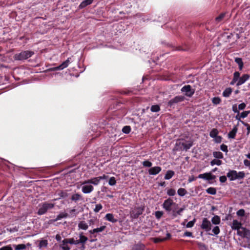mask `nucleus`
Returning <instances> with one entry per match:
<instances>
[{
	"mask_svg": "<svg viewBox=\"0 0 250 250\" xmlns=\"http://www.w3.org/2000/svg\"><path fill=\"white\" fill-rule=\"evenodd\" d=\"M192 145L193 142L191 139L187 140L181 138L176 141L174 149L176 150H185L187 151L192 146Z\"/></svg>",
	"mask_w": 250,
	"mask_h": 250,
	"instance_id": "nucleus-1",
	"label": "nucleus"
},
{
	"mask_svg": "<svg viewBox=\"0 0 250 250\" xmlns=\"http://www.w3.org/2000/svg\"><path fill=\"white\" fill-rule=\"evenodd\" d=\"M34 54V52L26 50L23 51L19 53L16 54L14 56V59L18 61H23L31 57Z\"/></svg>",
	"mask_w": 250,
	"mask_h": 250,
	"instance_id": "nucleus-2",
	"label": "nucleus"
},
{
	"mask_svg": "<svg viewBox=\"0 0 250 250\" xmlns=\"http://www.w3.org/2000/svg\"><path fill=\"white\" fill-rule=\"evenodd\" d=\"M54 207V204L45 202L41 205L38 211L39 215H43L45 214L48 209L53 208Z\"/></svg>",
	"mask_w": 250,
	"mask_h": 250,
	"instance_id": "nucleus-3",
	"label": "nucleus"
},
{
	"mask_svg": "<svg viewBox=\"0 0 250 250\" xmlns=\"http://www.w3.org/2000/svg\"><path fill=\"white\" fill-rule=\"evenodd\" d=\"M181 92L185 96L190 98L195 93V89L192 88L190 85H185L181 89Z\"/></svg>",
	"mask_w": 250,
	"mask_h": 250,
	"instance_id": "nucleus-4",
	"label": "nucleus"
},
{
	"mask_svg": "<svg viewBox=\"0 0 250 250\" xmlns=\"http://www.w3.org/2000/svg\"><path fill=\"white\" fill-rule=\"evenodd\" d=\"M87 180L83 181L82 184V191L83 193L88 194L91 192L94 188L90 183H88Z\"/></svg>",
	"mask_w": 250,
	"mask_h": 250,
	"instance_id": "nucleus-5",
	"label": "nucleus"
},
{
	"mask_svg": "<svg viewBox=\"0 0 250 250\" xmlns=\"http://www.w3.org/2000/svg\"><path fill=\"white\" fill-rule=\"evenodd\" d=\"M185 99V98L184 96H177L169 101L168 102V106L170 107H174L177 104L183 102Z\"/></svg>",
	"mask_w": 250,
	"mask_h": 250,
	"instance_id": "nucleus-6",
	"label": "nucleus"
},
{
	"mask_svg": "<svg viewBox=\"0 0 250 250\" xmlns=\"http://www.w3.org/2000/svg\"><path fill=\"white\" fill-rule=\"evenodd\" d=\"M144 210V207L143 206L135 207L130 211V214L131 217H132L134 218H138L139 215L143 213Z\"/></svg>",
	"mask_w": 250,
	"mask_h": 250,
	"instance_id": "nucleus-7",
	"label": "nucleus"
},
{
	"mask_svg": "<svg viewBox=\"0 0 250 250\" xmlns=\"http://www.w3.org/2000/svg\"><path fill=\"white\" fill-rule=\"evenodd\" d=\"M175 203L171 198L166 200L163 204V208L167 211L170 212L172 210V206Z\"/></svg>",
	"mask_w": 250,
	"mask_h": 250,
	"instance_id": "nucleus-8",
	"label": "nucleus"
},
{
	"mask_svg": "<svg viewBox=\"0 0 250 250\" xmlns=\"http://www.w3.org/2000/svg\"><path fill=\"white\" fill-rule=\"evenodd\" d=\"M211 224L210 222L206 218H203L201 225V228L205 230L206 231H208L211 230Z\"/></svg>",
	"mask_w": 250,
	"mask_h": 250,
	"instance_id": "nucleus-9",
	"label": "nucleus"
},
{
	"mask_svg": "<svg viewBox=\"0 0 250 250\" xmlns=\"http://www.w3.org/2000/svg\"><path fill=\"white\" fill-rule=\"evenodd\" d=\"M198 178L203 179L207 181H211L215 179L216 176L212 174L210 172H206L203 174H200L198 176Z\"/></svg>",
	"mask_w": 250,
	"mask_h": 250,
	"instance_id": "nucleus-10",
	"label": "nucleus"
},
{
	"mask_svg": "<svg viewBox=\"0 0 250 250\" xmlns=\"http://www.w3.org/2000/svg\"><path fill=\"white\" fill-rule=\"evenodd\" d=\"M71 62V59L68 58L65 61L63 62L62 64L60 65L55 67L53 68L52 69L53 70H63L65 68H66L69 64H70Z\"/></svg>",
	"mask_w": 250,
	"mask_h": 250,
	"instance_id": "nucleus-11",
	"label": "nucleus"
},
{
	"mask_svg": "<svg viewBox=\"0 0 250 250\" xmlns=\"http://www.w3.org/2000/svg\"><path fill=\"white\" fill-rule=\"evenodd\" d=\"M250 76L248 74H244L242 77H239L238 80L236 83L237 86H240L244 83L247 80H249Z\"/></svg>",
	"mask_w": 250,
	"mask_h": 250,
	"instance_id": "nucleus-12",
	"label": "nucleus"
},
{
	"mask_svg": "<svg viewBox=\"0 0 250 250\" xmlns=\"http://www.w3.org/2000/svg\"><path fill=\"white\" fill-rule=\"evenodd\" d=\"M162 170L160 167L156 166L151 167L148 170V173L149 175H155L158 174Z\"/></svg>",
	"mask_w": 250,
	"mask_h": 250,
	"instance_id": "nucleus-13",
	"label": "nucleus"
},
{
	"mask_svg": "<svg viewBox=\"0 0 250 250\" xmlns=\"http://www.w3.org/2000/svg\"><path fill=\"white\" fill-rule=\"evenodd\" d=\"M31 244L27 243L26 244H21L18 245H13V247L15 250H23L27 249V248L31 247Z\"/></svg>",
	"mask_w": 250,
	"mask_h": 250,
	"instance_id": "nucleus-14",
	"label": "nucleus"
},
{
	"mask_svg": "<svg viewBox=\"0 0 250 250\" xmlns=\"http://www.w3.org/2000/svg\"><path fill=\"white\" fill-rule=\"evenodd\" d=\"M79 238L80 239L79 240V244L82 243V250H84L85 248L84 244L86 243V242L87 241L88 239L87 238L83 235V233H80L79 234Z\"/></svg>",
	"mask_w": 250,
	"mask_h": 250,
	"instance_id": "nucleus-15",
	"label": "nucleus"
},
{
	"mask_svg": "<svg viewBox=\"0 0 250 250\" xmlns=\"http://www.w3.org/2000/svg\"><path fill=\"white\" fill-rule=\"evenodd\" d=\"M227 176L230 181L235 180L237 179V171L235 170H230L227 173Z\"/></svg>",
	"mask_w": 250,
	"mask_h": 250,
	"instance_id": "nucleus-16",
	"label": "nucleus"
},
{
	"mask_svg": "<svg viewBox=\"0 0 250 250\" xmlns=\"http://www.w3.org/2000/svg\"><path fill=\"white\" fill-rule=\"evenodd\" d=\"M241 223L237 220H233L231 225L232 229L238 230L241 229Z\"/></svg>",
	"mask_w": 250,
	"mask_h": 250,
	"instance_id": "nucleus-17",
	"label": "nucleus"
},
{
	"mask_svg": "<svg viewBox=\"0 0 250 250\" xmlns=\"http://www.w3.org/2000/svg\"><path fill=\"white\" fill-rule=\"evenodd\" d=\"M79 229L86 230L88 228V224L84 221H81L78 225Z\"/></svg>",
	"mask_w": 250,
	"mask_h": 250,
	"instance_id": "nucleus-18",
	"label": "nucleus"
},
{
	"mask_svg": "<svg viewBox=\"0 0 250 250\" xmlns=\"http://www.w3.org/2000/svg\"><path fill=\"white\" fill-rule=\"evenodd\" d=\"M63 245L69 243L70 244L78 245L79 244V240H75L74 238L65 239L62 241Z\"/></svg>",
	"mask_w": 250,
	"mask_h": 250,
	"instance_id": "nucleus-19",
	"label": "nucleus"
},
{
	"mask_svg": "<svg viewBox=\"0 0 250 250\" xmlns=\"http://www.w3.org/2000/svg\"><path fill=\"white\" fill-rule=\"evenodd\" d=\"M105 219L111 222L112 223H116L118 220L114 217V216L112 213H107L104 217Z\"/></svg>",
	"mask_w": 250,
	"mask_h": 250,
	"instance_id": "nucleus-20",
	"label": "nucleus"
},
{
	"mask_svg": "<svg viewBox=\"0 0 250 250\" xmlns=\"http://www.w3.org/2000/svg\"><path fill=\"white\" fill-rule=\"evenodd\" d=\"M105 228L106 227L105 226H102L100 228H97L96 229H93L92 230H89V233L91 234H94V233H96L101 232L104 231L105 229Z\"/></svg>",
	"mask_w": 250,
	"mask_h": 250,
	"instance_id": "nucleus-21",
	"label": "nucleus"
},
{
	"mask_svg": "<svg viewBox=\"0 0 250 250\" xmlns=\"http://www.w3.org/2000/svg\"><path fill=\"white\" fill-rule=\"evenodd\" d=\"M100 180L99 179L98 177H93L90 179L87 180L88 183H90L94 186H97L100 182Z\"/></svg>",
	"mask_w": 250,
	"mask_h": 250,
	"instance_id": "nucleus-22",
	"label": "nucleus"
},
{
	"mask_svg": "<svg viewBox=\"0 0 250 250\" xmlns=\"http://www.w3.org/2000/svg\"><path fill=\"white\" fill-rule=\"evenodd\" d=\"M238 128L236 126L233 127L231 131L228 134V137L230 139H234L235 135L237 132Z\"/></svg>",
	"mask_w": 250,
	"mask_h": 250,
	"instance_id": "nucleus-23",
	"label": "nucleus"
},
{
	"mask_svg": "<svg viewBox=\"0 0 250 250\" xmlns=\"http://www.w3.org/2000/svg\"><path fill=\"white\" fill-rule=\"evenodd\" d=\"M240 73L239 72L236 71V72H235L234 73L233 79L231 81V82H230V84L231 85H233L235 83L236 84V83H237V81L238 80L239 77L240 76Z\"/></svg>",
	"mask_w": 250,
	"mask_h": 250,
	"instance_id": "nucleus-24",
	"label": "nucleus"
},
{
	"mask_svg": "<svg viewBox=\"0 0 250 250\" xmlns=\"http://www.w3.org/2000/svg\"><path fill=\"white\" fill-rule=\"evenodd\" d=\"M93 1V0H84L79 5L80 8H83L86 6L90 5Z\"/></svg>",
	"mask_w": 250,
	"mask_h": 250,
	"instance_id": "nucleus-25",
	"label": "nucleus"
},
{
	"mask_svg": "<svg viewBox=\"0 0 250 250\" xmlns=\"http://www.w3.org/2000/svg\"><path fill=\"white\" fill-rule=\"evenodd\" d=\"M135 18H136V19H139L140 22H141V21L145 22L148 20V18L146 16L143 15L141 14H137L135 16Z\"/></svg>",
	"mask_w": 250,
	"mask_h": 250,
	"instance_id": "nucleus-26",
	"label": "nucleus"
},
{
	"mask_svg": "<svg viewBox=\"0 0 250 250\" xmlns=\"http://www.w3.org/2000/svg\"><path fill=\"white\" fill-rule=\"evenodd\" d=\"M67 213L65 212H61L59 214H58L56 218L54 219L53 221L56 222L58 220H60L62 218H66L67 217Z\"/></svg>",
	"mask_w": 250,
	"mask_h": 250,
	"instance_id": "nucleus-27",
	"label": "nucleus"
},
{
	"mask_svg": "<svg viewBox=\"0 0 250 250\" xmlns=\"http://www.w3.org/2000/svg\"><path fill=\"white\" fill-rule=\"evenodd\" d=\"M71 199L72 201L77 202L82 199V196L79 193H76L72 195Z\"/></svg>",
	"mask_w": 250,
	"mask_h": 250,
	"instance_id": "nucleus-28",
	"label": "nucleus"
},
{
	"mask_svg": "<svg viewBox=\"0 0 250 250\" xmlns=\"http://www.w3.org/2000/svg\"><path fill=\"white\" fill-rule=\"evenodd\" d=\"M225 15H226V14L224 13H222V14H220L218 17H217L215 18V22H216V23H219L223 21V20L225 18Z\"/></svg>",
	"mask_w": 250,
	"mask_h": 250,
	"instance_id": "nucleus-29",
	"label": "nucleus"
},
{
	"mask_svg": "<svg viewBox=\"0 0 250 250\" xmlns=\"http://www.w3.org/2000/svg\"><path fill=\"white\" fill-rule=\"evenodd\" d=\"M211 222L214 225H218L220 223V218L218 215L213 216L211 219Z\"/></svg>",
	"mask_w": 250,
	"mask_h": 250,
	"instance_id": "nucleus-30",
	"label": "nucleus"
},
{
	"mask_svg": "<svg viewBox=\"0 0 250 250\" xmlns=\"http://www.w3.org/2000/svg\"><path fill=\"white\" fill-rule=\"evenodd\" d=\"M174 172L172 170H168L165 175V179L166 180H169L172 178L174 175Z\"/></svg>",
	"mask_w": 250,
	"mask_h": 250,
	"instance_id": "nucleus-31",
	"label": "nucleus"
},
{
	"mask_svg": "<svg viewBox=\"0 0 250 250\" xmlns=\"http://www.w3.org/2000/svg\"><path fill=\"white\" fill-rule=\"evenodd\" d=\"M232 92L231 88H226L223 92V96L225 97H228L230 96Z\"/></svg>",
	"mask_w": 250,
	"mask_h": 250,
	"instance_id": "nucleus-32",
	"label": "nucleus"
},
{
	"mask_svg": "<svg viewBox=\"0 0 250 250\" xmlns=\"http://www.w3.org/2000/svg\"><path fill=\"white\" fill-rule=\"evenodd\" d=\"M235 62L238 64L240 70H241L243 67V62L241 58H236Z\"/></svg>",
	"mask_w": 250,
	"mask_h": 250,
	"instance_id": "nucleus-33",
	"label": "nucleus"
},
{
	"mask_svg": "<svg viewBox=\"0 0 250 250\" xmlns=\"http://www.w3.org/2000/svg\"><path fill=\"white\" fill-rule=\"evenodd\" d=\"M218 134V131L217 129H212L209 133V135L211 138H215L217 137Z\"/></svg>",
	"mask_w": 250,
	"mask_h": 250,
	"instance_id": "nucleus-34",
	"label": "nucleus"
},
{
	"mask_svg": "<svg viewBox=\"0 0 250 250\" xmlns=\"http://www.w3.org/2000/svg\"><path fill=\"white\" fill-rule=\"evenodd\" d=\"M213 156L217 159H222L223 158V154L220 151H214L213 152Z\"/></svg>",
	"mask_w": 250,
	"mask_h": 250,
	"instance_id": "nucleus-35",
	"label": "nucleus"
},
{
	"mask_svg": "<svg viewBox=\"0 0 250 250\" xmlns=\"http://www.w3.org/2000/svg\"><path fill=\"white\" fill-rule=\"evenodd\" d=\"M177 193L180 196H184L187 193V191L184 188H180L177 191Z\"/></svg>",
	"mask_w": 250,
	"mask_h": 250,
	"instance_id": "nucleus-36",
	"label": "nucleus"
},
{
	"mask_svg": "<svg viewBox=\"0 0 250 250\" xmlns=\"http://www.w3.org/2000/svg\"><path fill=\"white\" fill-rule=\"evenodd\" d=\"M206 192L211 195H215L216 193V188L210 187L206 189Z\"/></svg>",
	"mask_w": 250,
	"mask_h": 250,
	"instance_id": "nucleus-37",
	"label": "nucleus"
},
{
	"mask_svg": "<svg viewBox=\"0 0 250 250\" xmlns=\"http://www.w3.org/2000/svg\"><path fill=\"white\" fill-rule=\"evenodd\" d=\"M241 229V230H240V229L237 230V234L244 237L245 236V232H246L248 229L245 228H242Z\"/></svg>",
	"mask_w": 250,
	"mask_h": 250,
	"instance_id": "nucleus-38",
	"label": "nucleus"
},
{
	"mask_svg": "<svg viewBox=\"0 0 250 250\" xmlns=\"http://www.w3.org/2000/svg\"><path fill=\"white\" fill-rule=\"evenodd\" d=\"M150 110L152 112H157L160 110V107L159 105H153L150 107Z\"/></svg>",
	"mask_w": 250,
	"mask_h": 250,
	"instance_id": "nucleus-39",
	"label": "nucleus"
},
{
	"mask_svg": "<svg viewBox=\"0 0 250 250\" xmlns=\"http://www.w3.org/2000/svg\"><path fill=\"white\" fill-rule=\"evenodd\" d=\"M222 164V161L218 159H213L210 162V165L213 166L214 165L220 166Z\"/></svg>",
	"mask_w": 250,
	"mask_h": 250,
	"instance_id": "nucleus-40",
	"label": "nucleus"
},
{
	"mask_svg": "<svg viewBox=\"0 0 250 250\" xmlns=\"http://www.w3.org/2000/svg\"><path fill=\"white\" fill-rule=\"evenodd\" d=\"M48 245V242L46 240H42L39 243V246L40 249L45 248Z\"/></svg>",
	"mask_w": 250,
	"mask_h": 250,
	"instance_id": "nucleus-41",
	"label": "nucleus"
},
{
	"mask_svg": "<svg viewBox=\"0 0 250 250\" xmlns=\"http://www.w3.org/2000/svg\"><path fill=\"white\" fill-rule=\"evenodd\" d=\"M246 156L250 159V160H248L247 159H245L244 161V164L245 166L249 167L250 168V153H248L246 155Z\"/></svg>",
	"mask_w": 250,
	"mask_h": 250,
	"instance_id": "nucleus-42",
	"label": "nucleus"
},
{
	"mask_svg": "<svg viewBox=\"0 0 250 250\" xmlns=\"http://www.w3.org/2000/svg\"><path fill=\"white\" fill-rule=\"evenodd\" d=\"M212 102L214 104H218L221 102V99L218 97H215L212 99Z\"/></svg>",
	"mask_w": 250,
	"mask_h": 250,
	"instance_id": "nucleus-43",
	"label": "nucleus"
},
{
	"mask_svg": "<svg viewBox=\"0 0 250 250\" xmlns=\"http://www.w3.org/2000/svg\"><path fill=\"white\" fill-rule=\"evenodd\" d=\"M167 194L170 196H173L175 195L176 191L174 189L170 188L167 190Z\"/></svg>",
	"mask_w": 250,
	"mask_h": 250,
	"instance_id": "nucleus-44",
	"label": "nucleus"
},
{
	"mask_svg": "<svg viewBox=\"0 0 250 250\" xmlns=\"http://www.w3.org/2000/svg\"><path fill=\"white\" fill-rule=\"evenodd\" d=\"M116 183V180L115 179V178L114 177H110L109 181L108 184L110 186H114L115 185Z\"/></svg>",
	"mask_w": 250,
	"mask_h": 250,
	"instance_id": "nucleus-45",
	"label": "nucleus"
},
{
	"mask_svg": "<svg viewBox=\"0 0 250 250\" xmlns=\"http://www.w3.org/2000/svg\"><path fill=\"white\" fill-rule=\"evenodd\" d=\"M195 222H196L195 219H194L193 220L188 222L186 225V227L188 228H192V227H193Z\"/></svg>",
	"mask_w": 250,
	"mask_h": 250,
	"instance_id": "nucleus-46",
	"label": "nucleus"
},
{
	"mask_svg": "<svg viewBox=\"0 0 250 250\" xmlns=\"http://www.w3.org/2000/svg\"><path fill=\"white\" fill-rule=\"evenodd\" d=\"M245 175V174L243 171L237 172V179H243Z\"/></svg>",
	"mask_w": 250,
	"mask_h": 250,
	"instance_id": "nucleus-47",
	"label": "nucleus"
},
{
	"mask_svg": "<svg viewBox=\"0 0 250 250\" xmlns=\"http://www.w3.org/2000/svg\"><path fill=\"white\" fill-rule=\"evenodd\" d=\"M212 231L213 232V233L216 235H218L220 233V229H219V227H218V226L214 227L213 228Z\"/></svg>",
	"mask_w": 250,
	"mask_h": 250,
	"instance_id": "nucleus-48",
	"label": "nucleus"
},
{
	"mask_svg": "<svg viewBox=\"0 0 250 250\" xmlns=\"http://www.w3.org/2000/svg\"><path fill=\"white\" fill-rule=\"evenodd\" d=\"M143 165L144 167H150L152 166V164L150 161L146 160L143 162Z\"/></svg>",
	"mask_w": 250,
	"mask_h": 250,
	"instance_id": "nucleus-49",
	"label": "nucleus"
},
{
	"mask_svg": "<svg viewBox=\"0 0 250 250\" xmlns=\"http://www.w3.org/2000/svg\"><path fill=\"white\" fill-rule=\"evenodd\" d=\"M249 113H250V111H243L241 113L240 116L241 118L244 119V118L247 117Z\"/></svg>",
	"mask_w": 250,
	"mask_h": 250,
	"instance_id": "nucleus-50",
	"label": "nucleus"
},
{
	"mask_svg": "<svg viewBox=\"0 0 250 250\" xmlns=\"http://www.w3.org/2000/svg\"><path fill=\"white\" fill-rule=\"evenodd\" d=\"M130 130L131 129L129 126H125L122 129L123 132L126 134L129 133Z\"/></svg>",
	"mask_w": 250,
	"mask_h": 250,
	"instance_id": "nucleus-51",
	"label": "nucleus"
},
{
	"mask_svg": "<svg viewBox=\"0 0 250 250\" xmlns=\"http://www.w3.org/2000/svg\"><path fill=\"white\" fill-rule=\"evenodd\" d=\"M103 206L101 204H97L95 206L94 211L95 212H98L100 210L102 209Z\"/></svg>",
	"mask_w": 250,
	"mask_h": 250,
	"instance_id": "nucleus-52",
	"label": "nucleus"
},
{
	"mask_svg": "<svg viewBox=\"0 0 250 250\" xmlns=\"http://www.w3.org/2000/svg\"><path fill=\"white\" fill-rule=\"evenodd\" d=\"M244 237L247 239L248 243H250V231L248 229V230L246 231L245 236Z\"/></svg>",
	"mask_w": 250,
	"mask_h": 250,
	"instance_id": "nucleus-53",
	"label": "nucleus"
},
{
	"mask_svg": "<svg viewBox=\"0 0 250 250\" xmlns=\"http://www.w3.org/2000/svg\"><path fill=\"white\" fill-rule=\"evenodd\" d=\"M220 149L225 152H228V146L226 145L222 144L220 146Z\"/></svg>",
	"mask_w": 250,
	"mask_h": 250,
	"instance_id": "nucleus-54",
	"label": "nucleus"
},
{
	"mask_svg": "<svg viewBox=\"0 0 250 250\" xmlns=\"http://www.w3.org/2000/svg\"><path fill=\"white\" fill-rule=\"evenodd\" d=\"M236 214L239 216H243L245 215V210L243 209H240L236 212Z\"/></svg>",
	"mask_w": 250,
	"mask_h": 250,
	"instance_id": "nucleus-55",
	"label": "nucleus"
},
{
	"mask_svg": "<svg viewBox=\"0 0 250 250\" xmlns=\"http://www.w3.org/2000/svg\"><path fill=\"white\" fill-rule=\"evenodd\" d=\"M155 216L157 218L159 219L163 215V212L160 211H157L155 212Z\"/></svg>",
	"mask_w": 250,
	"mask_h": 250,
	"instance_id": "nucleus-56",
	"label": "nucleus"
},
{
	"mask_svg": "<svg viewBox=\"0 0 250 250\" xmlns=\"http://www.w3.org/2000/svg\"><path fill=\"white\" fill-rule=\"evenodd\" d=\"M246 106V104L245 103H243L238 105V109L239 110H243L245 108Z\"/></svg>",
	"mask_w": 250,
	"mask_h": 250,
	"instance_id": "nucleus-57",
	"label": "nucleus"
},
{
	"mask_svg": "<svg viewBox=\"0 0 250 250\" xmlns=\"http://www.w3.org/2000/svg\"><path fill=\"white\" fill-rule=\"evenodd\" d=\"M0 250H13L10 246H6L0 248Z\"/></svg>",
	"mask_w": 250,
	"mask_h": 250,
	"instance_id": "nucleus-58",
	"label": "nucleus"
},
{
	"mask_svg": "<svg viewBox=\"0 0 250 250\" xmlns=\"http://www.w3.org/2000/svg\"><path fill=\"white\" fill-rule=\"evenodd\" d=\"M219 180L221 183H224L227 181V177L225 176H221L220 177Z\"/></svg>",
	"mask_w": 250,
	"mask_h": 250,
	"instance_id": "nucleus-59",
	"label": "nucleus"
},
{
	"mask_svg": "<svg viewBox=\"0 0 250 250\" xmlns=\"http://www.w3.org/2000/svg\"><path fill=\"white\" fill-rule=\"evenodd\" d=\"M184 236H187V237H192V233L191 232L189 231H186L184 233Z\"/></svg>",
	"mask_w": 250,
	"mask_h": 250,
	"instance_id": "nucleus-60",
	"label": "nucleus"
},
{
	"mask_svg": "<svg viewBox=\"0 0 250 250\" xmlns=\"http://www.w3.org/2000/svg\"><path fill=\"white\" fill-rule=\"evenodd\" d=\"M232 110L235 113H237L238 114H239V112L237 109L236 105H233L232 106Z\"/></svg>",
	"mask_w": 250,
	"mask_h": 250,
	"instance_id": "nucleus-61",
	"label": "nucleus"
},
{
	"mask_svg": "<svg viewBox=\"0 0 250 250\" xmlns=\"http://www.w3.org/2000/svg\"><path fill=\"white\" fill-rule=\"evenodd\" d=\"M195 180V178L193 176H191L189 177V178L188 179V182L189 183H191V182L194 181Z\"/></svg>",
	"mask_w": 250,
	"mask_h": 250,
	"instance_id": "nucleus-62",
	"label": "nucleus"
},
{
	"mask_svg": "<svg viewBox=\"0 0 250 250\" xmlns=\"http://www.w3.org/2000/svg\"><path fill=\"white\" fill-rule=\"evenodd\" d=\"M215 142L216 143H220L221 141V137L220 136H217L215 138Z\"/></svg>",
	"mask_w": 250,
	"mask_h": 250,
	"instance_id": "nucleus-63",
	"label": "nucleus"
},
{
	"mask_svg": "<svg viewBox=\"0 0 250 250\" xmlns=\"http://www.w3.org/2000/svg\"><path fill=\"white\" fill-rule=\"evenodd\" d=\"M62 250H70V248L67 246H63L61 247Z\"/></svg>",
	"mask_w": 250,
	"mask_h": 250,
	"instance_id": "nucleus-64",
	"label": "nucleus"
}]
</instances>
